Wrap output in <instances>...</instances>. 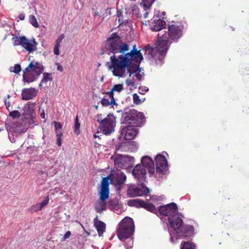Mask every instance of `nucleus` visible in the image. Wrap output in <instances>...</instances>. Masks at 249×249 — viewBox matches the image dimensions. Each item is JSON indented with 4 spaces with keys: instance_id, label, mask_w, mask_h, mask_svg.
<instances>
[{
    "instance_id": "nucleus-1",
    "label": "nucleus",
    "mask_w": 249,
    "mask_h": 249,
    "mask_svg": "<svg viewBox=\"0 0 249 249\" xmlns=\"http://www.w3.org/2000/svg\"><path fill=\"white\" fill-rule=\"evenodd\" d=\"M129 42L123 41L117 33H113L105 41V46L102 49L101 54L119 53L121 56L138 65L141 63L143 59L141 50H138L136 45H134L129 52Z\"/></svg>"
},
{
    "instance_id": "nucleus-2",
    "label": "nucleus",
    "mask_w": 249,
    "mask_h": 249,
    "mask_svg": "<svg viewBox=\"0 0 249 249\" xmlns=\"http://www.w3.org/2000/svg\"><path fill=\"white\" fill-rule=\"evenodd\" d=\"M182 218L179 214L168 217L167 218L168 231L170 235V241L174 244L178 239H185L194 234L195 228L193 226L185 224Z\"/></svg>"
},
{
    "instance_id": "nucleus-3",
    "label": "nucleus",
    "mask_w": 249,
    "mask_h": 249,
    "mask_svg": "<svg viewBox=\"0 0 249 249\" xmlns=\"http://www.w3.org/2000/svg\"><path fill=\"white\" fill-rule=\"evenodd\" d=\"M114 65L113 75L118 77H122L127 69L129 76L137 72L139 65L120 55L118 57L111 58Z\"/></svg>"
},
{
    "instance_id": "nucleus-4",
    "label": "nucleus",
    "mask_w": 249,
    "mask_h": 249,
    "mask_svg": "<svg viewBox=\"0 0 249 249\" xmlns=\"http://www.w3.org/2000/svg\"><path fill=\"white\" fill-rule=\"evenodd\" d=\"M134 230L135 225L133 219L126 216L119 223L117 229V235L120 240L125 241L132 236Z\"/></svg>"
},
{
    "instance_id": "nucleus-5",
    "label": "nucleus",
    "mask_w": 249,
    "mask_h": 249,
    "mask_svg": "<svg viewBox=\"0 0 249 249\" xmlns=\"http://www.w3.org/2000/svg\"><path fill=\"white\" fill-rule=\"evenodd\" d=\"M44 69V66L39 62L37 61L34 64L33 61H31L23 70L22 75L23 82L30 83L36 81L43 72Z\"/></svg>"
},
{
    "instance_id": "nucleus-6",
    "label": "nucleus",
    "mask_w": 249,
    "mask_h": 249,
    "mask_svg": "<svg viewBox=\"0 0 249 249\" xmlns=\"http://www.w3.org/2000/svg\"><path fill=\"white\" fill-rule=\"evenodd\" d=\"M111 159H113L114 164L117 168H125L127 171L131 170L135 161L133 157L121 154H117L114 157H112Z\"/></svg>"
},
{
    "instance_id": "nucleus-7",
    "label": "nucleus",
    "mask_w": 249,
    "mask_h": 249,
    "mask_svg": "<svg viewBox=\"0 0 249 249\" xmlns=\"http://www.w3.org/2000/svg\"><path fill=\"white\" fill-rule=\"evenodd\" d=\"M36 103L31 102H27L23 108L21 120L25 124H35Z\"/></svg>"
},
{
    "instance_id": "nucleus-8",
    "label": "nucleus",
    "mask_w": 249,
    "mask_h": 249,
    "mask_svg": "<svg viewBox=\"0 0 249 249\" xmlns=\"http://www.w3.org/2000/svg\"><path fill=\"white\" fill-rule=\"evenodd\" d=\"M109 176V180L111 184L113 185L117 192H120L123 187L126 180V176L124 173L120 170L114 174L111 173Z\"/></svg>"
},
{
    "instance_id": "nucleus-9",
    "label": "nucleus",
    "mask_w": 249,
    "mask_h": 249,
    "mask_svg": "<svg viewBox=\"0 0 249 249\" xmlns=\"http://www.w3.org/2000/svg\"><path fill=\"white\" fill-rule=\"evenodd\" d=\"M9 140L12 142H16V138L25 133L28 129V125H5Z\"/></svg>"
},
{
    "instance_id": "nucleus-10",
    "label": "nucleus",
    "mask_w": 249,
    "mask_h": 249,
    "mask_svg": "<svg viewBox=\"0 0 249 249\" xmlns=\"http://www.w3.org/2000/svg\"><path fill=\"white\" fill-rule=\"evenodd\" d=\"M158 213L160 215L167 216L168 217L177 214L182 216V213L178 212V205L175 202L160 206L158 209Z\"/></svg>"
},
{
    "instance_id": "nucleus-11",
    "label": "nucleus",
    "mask_w": 249,
    "mask_h": 249,
    "mask_svg": "<svg viewBox=\"0 0 249 249\" xmlns=\"http://www.w3.org/2000/svg\"><path fill=\"white\" fill-rule=\"evenodd\" d=\"M127 204L130 207L138 208H143L147 211L158 215V210L151 203L146 202L140 199H130L127 201Z\"/></svg>"
},
{
    "instance_id": "nucleus-12",
    "label": "nucleus",
    "mask_w": 249,
    "mask_h": 249,
    "mask_svg": "<svg viewBox=\"0 0 249 249\" xmlns=\"http://www.w3.org/2000/svg\"><path fill=\"white\" fill-rule=\"evenodd\" d=\"M138 184L141 186H136L135 185H130L127 191V194L130 197H135L138 196H142L147 195L150 193V190L147 188L145 184H140L138 182Z\"/></svg>"
},
{
    "instance_id": "nucleus-13",
    "label": "nucleus",
    "mask_w": 249,
    "mask_h": 249,
    "mask_svg": "<svg viewBox=\"0 0 249 249\" xmlns=\"http://www.w3.org/2000/svg\"><path fill=\"white\" fill-rule=\"evenodd\" d=\"M158 36V39L155 47V52L161 55H166L169 48L168 45L169 39L166 35L160 33H159Z\"/></svg>"
},
{
    "instance_id": "nucleus-14",
    "label": "nucleus",
    "mask_w": 249,
    "mask_h": 249,
    "mask_svg": "<svg viewBox=\"0 0 249 249\" xmlns=\"http://www.w3.org/2000/svg\"><path fill=\"white\" fill-rule=\"evenodd\" d=\"M109 176L104 177L102 178L98 194L99 199L101 201H106L109 196Z\"/></svg>"
},
{
    "instance_id": "nucleus-15",
    "label": "nucleus",
    "mask_w": 249,
    "mask_h": 249,
    "mask_svg": "<svg viewBox=\"0 0 249 249\" xmlns=\"http://www.w3.org/2000/svg\"><path fill=\"white\" fill-rule=\"evenodd\" d=\"M132 174L134 178L140 184H144L147 182L146 178V169L142 164H137L133 169Z\"/></svg>"
},
{
    "instance_id": "nucleus-16",
    "label": "nucleus",
    "mask_w": 249,
    "mask_h": 249,
    "mask_svg": "<svg viewBox=\"0 0 249 249\" xmlns=\"http://www.w3.org/2000/svg\"><path fill=\"white\" fill-rule=\"evenodd\" d=\"M156 171L158 174L165 175L168 170V161L166 158L161 154H158L155 158Z\"/></svg>"
},
{
    "instance_id": "nucleus-17",
    "label": "nucleus",
    "mask_w": 249,
    "mask_h": 249,
    "mask_svg": "<svg viewBox=\"0 0 249 249\" xmlns=\"http://www.w3.org/2000/svg\"><path fill=\"white\" fill-rule=\"evenodd\" d=\"M138 144L135 141H127L118 143L115 146V150L122 152H133L137 151Z\"/></svg>"
},
{
    "instance_id": "nucleus-18",
    "label": "nucleus",
    "mask_w": 249,
    "mask_h": 249,
    "mask_svg": "<svg viewBox=\"0 0 249 249\" xmlns=\"http://www.w3.org/2000/svg\"><path fill=\"white\" fill-rule=\"evenodd\" d=\"M142 125H126L122 128L119 138L122 137L124 140H131L138 134V130L135 126L141 127Z\"/></svg>"
},
{
    "instance_id": "nucleus-19",
    "label": "nucleus",
    "mask_w": 249,
    "mask_h": 249,
    "mask_svg": "<svg viewBox=\"0 0 249 249\" xmlns=\"http://www.w3.org/2000/svg\"><path fill=\"white\" fill-rule=\"evenodd\" d=\"M163 34L166 35L168 39L170 38L173 41L178 42L182 35V31L177 25H169L168 32H165Z\"/></svg>"
},
{
    "instance_id": "nucleus-20",
    "label": "nucleus",
    "mask_w": 249,
    "mask_h": 249,
    "mask_svg": "<svg viewBox=\"0 0 249 249\" xmlns=\"http://www.w3.org/2000/svg\"><path fill=\"white\" fill-rule=\"evenodd\" d=\"M19 45L22 46L29 53L33 52L37 50L36 46L38 43L35 38L29 40L25 36H20Z\"/></svg>"
},
{
    "instance_id": "nucleus-21",
    "label": "nucleus",
    "mask_w": 249,
    "mask_h": 249,
    "mask_svg": "<svg viewBox=\"0 0 249 249\" xmlns=\"http://www.w3.org/2000/svg\"><path fill=\"white\" fill-rule=\"evenodd\" d=\"M143 168L148 170V173L152 176L155 173L154 163L152 159L148 156H145L141 158V163Z\"/></svg>"
},
{
    "instance_id": "nucleus-22",
    "label": "nucleus",
    "mask_w": 249,
    "mask_h": 249,
    "mask_svg": "<svg viewBox=\"0 0 249 249\" xmlns=\"http://www.w3.org/2000/svg\"><path fill=\"white\" fill-rule=\"evenodd\" d=\"M37 95L36 89L34 88H25L22 90L21 98L23 100L32 99Z\"/></svg>"
},
{
    "instance_id": "nucleus-23",
    "label": "nucleus",
    "mask_w": 249,
    "mask_h": 249,
    "mask_svg": "<svg viewBox=\"0 0 249 249\" xmlns=\"http://www.w3.org/2000/svg\"><path fill=\"white\" fill-rule=\"evenodd\" d=\"M94 225L97 231L99 236H102L104 232L106 231V224L104 222L98 220V216H97L94 219Z\"/></svg>"
},
{
    "instance_id": "nucleus-24",
    "label": "nucleus",
    "mask_w": 249,
    "mask_h": 249,
    "mask_svg": "<svg viewBox=\"0 0 249 249\" xmlns=\"http://www.w3.org/2000/svg\"><path fill=\"white\" fill-rule=\"evenodd\" d=\"M166 22L164 20L160 18L154 20L153 26L151 27L150 29L153 31L158 32L165 28Z\"/></svg>"
},
{
    "instance_id": "nucleus-25",
    "label": "nucleus",
    "mask_w": 249,
    "mask_h": 249,
    "mask_svg": "<svg viewBox=\"0 0 249 249\" xmlns=\"http://www.w3.org/2000/svg\"><path fill=\"white\" fill-rule=\"evenodd\" d=\"M135 113H137V110L134 109H129L127 112H125L122 114V119L124 122H128V124H131V121H134Z\"/></svg>"
},
{
    "instance_id": "nucleus-26",
    "label": "nucleus",
    "mask_w": 249,
    "mask_h": 249,
    "mask_svg": "<svg viewBox=\"0 0 249 249\" xmlns=\"http://www.w3.org/2000/svg\"><path fill=\"white\" fill-rule=\"evenodd\" d=\"M115 125H99L97 133L101 132L103 134L107 135L114 132Z\"/></svg>"
},
{
    "instance_id": "nucleus-27",
    "label": "nucleus",
    "mask_w": 249,
    "mask_h": 249,
    "mask_svg": "<svg viewBox=\"0 0 249 249\" xmlns=\"http://www.w3.org/2000/svg\"><path fill=\"white\" fill-rule=\"evenodd\" d=\"M107 208L111 211H114L116 213L119 212L121 208L118 200L116 199H110L107 203Z\"/></svg>"
},
{
    "instance_id": "nucleus-28",
    "label": "nucleus",
    "mask_w": 249,
    "mask_h": 249,
    "mask_svg": "<svg viewBox=\"0 0 249 249\" xmlns=\"http://www.w3.org/2000/svg\"><path fill=\"white\" fill-rule=\"evenodd\" d=\"M55 131L56 136V144L58 146L60 147L62 145L61 137L63 136V125H54Z\"/></svg>"
},
{
    "instance_id": "nucleus-29",
    "label": "nucleus",
    "mask_w": 249,
    "mask_h": 249,
    "mask_svg": "<svg viewBox=\"0 0 249 249\" xmlns=\"http://www.w3.org/2000/svg\"><path fill=\"white\" fill-rule=\"evenodd\" d=\"M116 117L112 114H109L107 117L101 120L100 124H116Z\"/></svg>"
},
{
    "instance_id": "nucleus-30",
    "label": "nucleus",
    "mask_w": 249,
    "mask_h": 249,
    "mask_svg": "<svg viewBox=\"0 0 249 249\" xmlns=\"http://www.w3.org/2000/svg\"><path fill=\"white\" fill-rule=\"evenodd\" d=\"M107 208L106 201H97L95 206V210L98 213H101Z\"/></svg>"
},
{
    "instance_id": "nucleus-31",
    "label": "nucleus",
    "mask_w": 249,
    "mask_h": 249,
    "mask_svg": "<svg viewBox=\"0 0 249 249\" xmlns=\"http://www.w3.org/2000/svg\"><path fill=\"white\" fill-rule=\"evenodd\" d=\"M196 244L191 241H182L180 244V249H196Z\"/></svg>"
},
{
    "instance_id": "nucleus-32",
    "label": "nucleus",
    "mask_w": 249,
    "mask_h": 249,
    "mask_svg": "<svg viewBox=\"0 0 249 249\" xmlns=\"http://www.w3.org/2000/svg\"><path fill=\"white\" fill-rule=\"evenodd\" d=\"M134 116L135 119H134L133 122H135V123H134L135 124H136L135 122H139L141 123H143L145 122V118L144 115L143 113H142L141 112H138L137 110V113H135V115Z\"/></svg>"
},
{
    "instance_id": "nucleus-33",
    "label": "nucleus",
    "mask_w": 249,
    "mask_h": 249,
    "mask_svg": "<svg viewBox=\"0 0 249 249\" xmlns=\"http://www.w3.org/2000/svg\"><path fill=\"white\" fill-rule=\"evenodd\" d=\"M43 79L41 80V83L43 84L47 83L48 81H51L53 80L52 74L51 73L44 72L43 73Z\"/></svg>"
},
{
    "instance_id": "nucleus-34",
    "label": "nucleus",
    "mask_w": 249,
    "mask_h": 249,
    "mask_svg": "<svg viewBox=\"0 0 249 249\" xmlns=\"http://www.w3.org/2000/svg\"><path fill=\"white\" fill-rule=\"evenodd\" d=\"M10 72H14L16 74H18L21 71V67L20 64H15L14 67H11L10 69Z\"/></svg>"
},
{
    "instance_id": "nucleus-35",
    "label": "nucleus",
    "mask_w": 249,
    "mask_h": 249,
    "mask_svg": "<svg viewBox=\"0 0 249 249\" xmlns=\"http://www.w3.org/2000/svg\"><path fill=\"white\" fill-rule=\"evenodd\" d=\"M126 241H124V246L126 249H131L133 247V238L131 237H130L129 239H126Z\"/></svg>"
},
{
    "instance_id": "nucleus-36",
    "label": "nucleus",
    "mask_w": 249,
    "mask_h": 249,
    "mask_svg": "<svg viewBox=\"0 0 249 249\" xmlns=\"http://www.w3.org/2000/svg\"><path fill=\"white\" fill-rule=\"evenodd\" d=\"M142 3L143 4L144 8L149 9L151 7L152 4L155 2V0H142Z\"/></svg>"
},
{
    "instance_id": "nucleus-37",
    "label": "nucleus",
    "mask_w": 249,
    "mask_h": 249,
    "mask_svg": "<svg viewBox=\"0 0 249 249\" xmlns=\"http://www.w3.org/2000/svg\"><path fill=\"white\" fill-rule=\"evenodd\" d=\"M166 55H161L159 53V56H157L156 54H155V57H154L155 60H156V64L158 65L160 63V65L163 63L164 60V57Z\"/></svg>"
},
{
    "instance_id": "nucleus-38",
    "label": "nucleus",
    "mask_w": 249,
    "mask_h": 249,
    "mask_svg": "<svg viewBox=\"0 0 249 249\" xmlns=\"http://www.w3.org/2000/svg\"><path fill=\"white\" fill-rule=\"evenodd\" d=\"M104 10H106L105 13H104L101 17H102V19L104 20L105 19H108L110 18V15L111 14V8H107V9L104 8Z\"/></svg>"
},
{
    "instance_id": "nucleus-39",
    "label": "nucleus",
    "mask_w": 249,
    "mask_h": 249,
    "mask_svg": "<svg viewBox=\"0 0 249 249\" xmlns=\"http://www.w3.org/2000/svg\"><path fill=\"white\" fill-rule=\"evenodd\" d=\"M111 90L114 92L115 91L121 92L123 90V84H116L114 85Z\"/></svg>"
},
{
    "instance_id": "nucleus-40",
    "label": "nucleus",
    "mask_w": 249,
    "mask_h": 249,
    "mask_svg": "<svg viewBox=\"0 0 249 249\" xmlns=\"http://www.w3.org/2000/svg\"><path fill=\"white\" fill-rule=\"evenodd\" d=\"M9 116L12 117L13 119L19 118L22 114L18 110H14L10 112Z\"/></svg>"
},
{
    "instance_id": "nucleus-41",
    "label": "nucleus",
    "mask_w": 249,
    "mask_h": 249,
    "mask_svg": "<svg viewBox=\"0 0 249 249\" xmlns=\"http://www.w3.org/2000/svg\"><path fill=\"white\" fill-rule=\"evenodd\" d=\"M30 20L31 24L35 27H38L39 25L37 23L36 19L34 15L30 16Z\"/></svg>"
},
{
    "instance_id": "nucleus-42",
    "label": "nucleus",
    "mask_w": 249,
    "mask_h": 249,
    "mask_svg": "<svg viewBox=\"0 0 249 249\" xmlns=\"http://www.w3.org/2000/svg\"><path fill=\"white\" fill-rule=\"evenodd\" d=\"M133 102L135 104L140 105L142 102V100L140 99L139 96L138 95L137 93H134L133 95Z\"/></svg>"
},
{
    "instance_id": "nucleus-43",
    "label": "nucleus",
    "mask_w": 249,
    "mask_h": 249,
    "mask_svg": "<svg viewBox=\"0 0 249 249\" xmlns=\"http://www.w3.org/2000/svg\"><path fill=\"white\" fill-rule=\"evenodd\" d=\"M113 54L112 55H111L110 57V62H106V66L109 69H111L112 68L114 69V65H113V63L112 62V59H111V58L113 57H116L115 54L116 53H113Z\"/></svg>"
},
{
    "instance_id": "nucleus-44",
    "label": "nucleus",
    "mask_w": 249,
    "mask_h": 249,
    "mask_svg": "<svg viewBox=\"0 0 249 249\" xmlns=\"http://www.w3.org/2000/svg\"><path fill=\"white\" fill-rule=\"evenodd\" d=\"M49 196H47L45 197V198L44 199V200L41 201L40 203H38V204L40 205V208H43L44 206H46L49 202Z\"/></svg>"
},
{
    "instance_id": "nucleus-45",
    "label": "nucleus",
    "mask_w": 249,
    "mask_h": 249,
    "mask_svg": "<svg viewBox=\"0 0 249 249\" xmlns=\"http://www.w3.org/2000/svg\"><path fill=\"white\" fill-rule=\"evenodd\" d=\"M104 9V8L102 5H99L97 7H96V12L94 15V17H96L98 16L100 13L101 12L102 10Z\"/></svg>"
},
{
    "instance_id": "nucleus-46",
    "label": "nucleus",
    "mask_w": 249,
    "mask_h": 249,
    "mask_svg": "<svg viewBox=\"0 0 249 249\" xmlns=\"http://www.w3.org/2000/svg\"><path fill=\"white\" fill-rule=\"evenodd\" d=\"M100 102L103 106L107 107L109 106V101L107 98H104Z\"/></svg>"
},
{
    "instance_id": "nucleus-47",
    "label": "nucleus",
    "mask_w": 249,
    "mask_h": 249,
    "mask_svg": "<svg viewBox=\"0 0 249 249\" xmlns=\"http://www.w3.org/2000/svg\"><path fill=\"white\" fill-rule=\"evenodd\" d=\"M148 50H149V52L148 53V55H150L151 56V57H155V54H156V53L155 52V48L149 47Z\"/></svg>"
},
{
    "instance_id": "nucleus-48",
    "label": "nucleus",
    "mask_w": 249,
    "mask_h": 249,
    "mask_svg": "<svg viewBox=\"0 0 249 249\" xmlns=\"http://www.w3.org/2000/svg\"><path fill=\"white\" fill-rule=\"evenodd\" d=\"M60 47V45L55 44L54 47L53 48V53L55 55H59V48Z\"/></svg>"
},
{
    "instance_id": "nucleus-49",
    "label": "nucleus",
    "mask_w": 249,
    "mask_h": 249,
    "mask_svg": "<svg viewBox=\"0 0 249 249\" xmlns=\"http://www.w3.org/2000/svg\"><path fill=\"white\" fill-rule=\"evenodd\" d=\"M139 89L141 90L139 92V93L141 94H144V93L142 92H147L149 91V89L145 86L140 87Z\"/></svg>"
},
{
    "instance_id": "nucleus-50",
    "label": "nucleus",
    "mask_w": 249,
    "mask_h": 249,
    "mask_svg": "<svg viewBox=\"0 0 249 249\" xmlns=\"http://www.w3.org/2000/svg\"><path fill=\"white\" fill-rule=\"evenodd\" d=\"M12 40L14 41L13 45L14 46L19 45L20 37L15 36L12 38Z\"/></svg>"
},
{
    "instance_id": "nucleus-51",
    "label": "nucleus",
    "mask_w": 249,
    "mask_h": 249,
    "mask_svg": "<svg viewBox=\"0 0 249 249\" xmlns=\"http://www.w3.org/2000/svg\"><path fill=\"white\" fill-rule=\"evenodd\" d=\"M71 232L70 231H67L65 233V234L64 235L61 241H65L67 239L69 238L70 237V236H71Z\"/></svg>"
},
{
    "instance_id": "nucleus-52",
    "label": "nucleus",
    "mask_w": 249,
    "mask_h": 249,
    "mask_svg": "<svg viewBox=\"0 0 249 249\" xmlns=\"http://www.w3.org/2000/svg\"><path fill=\"white\" fill-rule=\"evenodd\" d=\"M64 38V34H61L57 38V39L55 40V44H59L60 45V43H61V42L62 41V40Z\"/></svg>"
},
{
    "instance_id": "nucleus-53",
    "label": "nucleus",
    "mask_w": 249,
    "mask_h": 249,
    "mask_svg": "<svg viewBox=\"0 0 249 249\" xmlns=\"http://www.w3.org/2000/svg\"><path fill=\"white\" fill-rule=\"evenodd\" d=\"M125 83L128 86H135V88H136V86L135 85V83L133 81H132L129 79H126L125 81Z\"/></svg>"
},
{
    "instance_id": "nucleus-54",
    "label": "nucleus",
    "mask_w": 249,
    "mask_h": 249,
    "mask_svg": "<svg viewBox=\"0 0 249 249\" xmlns=\"http://www.w3.org/2000/svg\"><path fill=\"white\" fill-rule=\"evenodd\" d=\"M110 101H109V105H111V106H117L118 105L117 103L115 101L114 97L112 98H110Z\"/></svg>"
},
{
    "instance_id": "nucleus-55",
    "label": "nucleus",
    "mask_w": 249,
    "mask_h": 249,
    "mask_svg": "<svg viewBox=\"0 0 249 249\" xmlns=\"http://www.w3.org/2000/svg\"><path fill=\"white\" fill-rule=\"evenodd\" d=\"M105 94L108 95L110 99L114 97V92L111 90L105 92Z\"/></svg>"
},
{
    "instance_id": "nucleus-56",
    "label": "nucleus",
    "mask_w": 249,
    "mask_h": 249,
    "mask_svg": "<svg viewBox=\"0 0 249 249\" xmlns=\"http://www.w3.org/2000/svg\"><path fill=\"white\" fill-rule=\"evenodd\" d=\"M80 125H74V132L77 135L80 134Z\"/></svg>"
},
{
    "instance_id": "nucleus-57",
    "label": "nucleus",
    "mask_w": 249,
    "mask_h": 249,
    "mask_svg": "<svg viewBox=\"0 0 249 249\" xmlns=\"http://www.w3.org/2000/svg\"><path fill=\"white\" fill-rule=\"evenodd\" d=\"M40 205L38 203H37L34 206V209L35 211H40L42 209V208H40Z\"/></svg>"
},
{
    "instance_id": "nucleus-58",
    "label": "nucleus",
    "mask_w": 249,
    "mask_h": 249,
    "mask_svg": "<svg viewBox=\"0 0 249 249\" xmlns=\"http://www.w3.org/2000/svg\"><path fill=\"white\" fill-rule=\"evenodd\" d=\"M4 103H5V107H6V108L8 110H9V107H10L11 106V104H10V102L9 101H7L6 99H5L4 101Z\"/></svg>"
},
{
    "instance_id": "nucleus-59",
    "label": "nucleus",
    "mask_w": 249,
    "mask_h": 249,
    "mask_svg": "<svg viewBox=\"0 0 249 249\" xmlns=\"http://www.w3.org/2000/svg\"><path fill=\"white\" fill-rule=\"evenodd\" d=\"M57 65V70L61 72H62L63 71V67L60 65L58 63L56 64Z\"/></svg>"
},
{
    "instance_id": "nucleus-60",
    "label": "nucleus",
    "mask_w": 249,
    "mask_h": 249,
    "mask_svg": "<svg viewBox=\"0 0 249 249\" xmlns=\"http://www.w3.org/2000/svg\"><path fill=\"white\" fill-rule=\"evenodd\" d=\"M135 77L137 78V79L138 80H141L142 79V74H140L139 72L136 73L135 75Z\"/></svg>"
},
{
    "instance_id": "nucleus-61",
    "label": "nucleus",
    "mask_w": 249,
    "mask_h": 249,
    "mask_svg": "<svg viewBox=\"0 0 249 249\" xmlns=\"http://www.w3.org/2000/svg\"><path fill=\"white\" fill-rule=\"evenodd\" d=\"M18 18L21 20H23L25 18V15L23 14H20L18 16Z\"/></svg>"
},
{
    "instance_id": "nucleus-62",
    "label": "nucleus",
    "mask_w": 249,
    "mask_h": 249,
    "mask_svg": "<svg viewBox=\"0 0 249 249\" xmlns=\"http://www.w3.org/2000/svg\"><path fill=\"white\" fill-rule=\"evenodd\" d=\"M117 15L118 18L123 16L122 13L120 10H117Z\"/></svg>"
},
{
    "instance_id": "nucleus-63",
    "label": "nucleus",
    "mask_w": 249,
    "mask_h": 249,
    "mask_svg": "<svg viewBox=\"0 0 249 249\" xmlns=\"http://www.w3.org/2000/svg\"><path fill=\"white\" fill-rule=\"evenodd\" d=\"M74 124H80L78 123V116H77L75 119H74Z\"/></svg>"
},
{
    "instance_id": "nucleus-64",
    "label": "nucleus",
    "mask_w": 249,
    "mask_h": 249,
    "mask_svg": "<svg viewBox=\"0 0 249 249\" xmlns=\"http://www.w3.org/2000/svg\"><path fill=\"white\" fill-rule=\"evenodd\" d=\"M102 114H99V115H97V117H98V123H100V122L101 120H103V119H102Z\"/></svg>"
}]
</instances>
